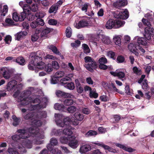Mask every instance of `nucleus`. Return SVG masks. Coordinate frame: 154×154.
<instances>
[{"instance_id":"nucleus-1","label":"nucleus","mask_w":154,"mask_h":154,"mask_svg":"<svg viewBox=\"0 0 154 154\" xmlns=\"http://www.w3.org/2000/svg\"><path fill=\"white\" fill-rule=\"evenodd\" d=\"M40 95L33 96L32 97H28L26 98L22 97L20 96L18 98V101L20 102L23 105H26L29 104V103L35 104L33 105H30V106L29 108V110H33L35 109H39L45 108L46 106V103L47 102L48 99L46 97L42 98L43 101L41 102L40 99L42 98L44 95V94L42 91Z\"/></svg>"},{"instance_id":"nucleus-2","label":"nucleus","mask_w":154,"mask_h":154,"mask_svg":"<svg viewBox=\"0 0 154 154\" xmlns=\"http://www.w3.org/2000/svg\"><path fill=\"white\" fill-rule=\"evenodd\" d=\"M39 129L35 127H32L29 128L28 133V131L25 129H20L17 131L19 135H15L12 137V140L15 141H17L21 138L22 139H26L29 137L31 135L34 136V135H37V140L36 143L38 144H40L43 143V140H39L40 139H43L44 135L43 133L41 134H38Z\"/></svg>"},{"instance_id":"nucleus-3","label":"nucleus","mask_w":154,"mask_h":154,"mask_svg":"<svg viewBox=\"0 0 154 154\" xmlns=\"http://www.w3.org/2000/svg\"><path fill=\"white\" fill-rule=\"evenodd\" d=\"M55 121L57 125L60 127H70V125L72 124V121L74 120V118L70 117H67L63 119V122L62 120L63 118L62 115L60 114H55Z\"/></svg>"},{"instance_id":"nucleus-4","label":"nucleus","mask_w":154,"mask_h":154,"mask_svg":"<svg viewBox=\"0 0 154 154\" xmlns=\"http://www.w3.org/2000/svg\"><path fill=\"white\" fill-rule=\"evenodd\" d=\"M95 45L97 46L100 47H103V45H109L112 43L110 37L101 34L100 35L99 38L95 39Z\"/></svg>"},{"instance_id":"nucleus-5","label":"nucleus","mask_w":154,"mask_h":154,"mask_svg":"<svg viewBox=\"0 0 154 154\" xmlns=\"http://www.w3.org/2000/svg\"><path fill=\"white\" fill-rule=\"evenodd\" d=\"M32 146L31 141L27 140H22L18 144L17 148L19 149L20 153L22 154L26 152V148L29 149Z\"/></svg>"},{"instance_id":"nucleus-6","label":"nucleus","mask_w":154,"mask_h":154,"mask_svg":"<svg viewBox=\"0 0 154 154\" xmlns=\"http://www.w3.org/2000/svg\"><path fill=\"white\" fill-rule=\"evenodd\" d=\"M85 62V66L89 71L92 72L93 69L96 67V63L94 60L89 56H86L84 58Z\"/></svg>"},{"instance_id":"nucleus-7","label":"nucleus","mask_w":154,"mask_h":154,"mask_svg":"<svg viewBox=\"0 0 154 154\" xmlns=\"http://www.w3.org/2000/svg\"><path fill=\"white\" fill-rule=\"evenodd\" d=\"M113 14L114 17L117 19L125 20L128 17V12L127 9L122 10L119 12H113Z\"/></svg>"},{"instance_id":"nucleus-8","label":"nucleus","mask_w":154,"mask_h":154,"mask_svg":"<svg viewBox=\"0 0 154 154\" xmlns=\"http://www.w3.org/2000/svg\"><path fill=\"white\" fill-rule=\"evenodd\" d=\"M91 25L90 19L87 18L80 21L78 23L75 24V26L77 29H79L86 26H90Z\"/></svg>"},{"instance_id":"nucleus-9","label":"nucleus","mask_w":154,"mask_h":154,"mask_svg":"<svg viewBox=\"0 0 154 154\" xmlns=\"http://www.w3.org/2000/svg\"><path fill=\"white\" fill-rule=\"evenodd\" d=\"M144 35L148 40L151 39V37L154 35V29L152 27L151 25L145 28Z\"/></svg>"},{"instance_id":"nucleus-10","label":"nucleus","mask_w":154,"mask_h":154,"mask_svg":"<svg viewBox=\"0 0 154 154\" xmlns=\"http://www.w3.org/2000/svg\"><path fill=\"white\" fill-rule=\"evenodd\" d=\"M20 86H22L21 84L17 85V82L15 80H13L8 83L7 87V89L8 91L14 89L15 90L16 88H17Z\"/></svg>"},{"instance_id":"nucleus-11","label":"nucleus","mask_w":154,"mask_h":154,"mask_svg":"<svg viewBox=\"0 0 154 154\" xmlns=\"http://www.w3.org/2000/svg\"><path fill=\"white\" fill-rule=\"evenodd\" d=\"M74 120L72 121V124L76 125L79 124V121H82L84 119L83 115L79 112H75L74 115Z\"/></svg>"},{"instance_id":"nucleus-12","label":"nucleus","mask_w":154,"mask_h":154,"mask_svg":"<svg viewBox=\"0 0 154 154\" xmlns=\"http://www.w3.org/2000/svg\"><path fill=\"white\" fill-rule=\"evenodd\" d=\"M1 70L2 73L3 77L5 79H9L11 74V70L8 67H3L1 68Z\"/></svg>"},{"instance_id":"nucleus-13","label":"nucleus","mask_w":154,"mask_h":154,"mask_svg":"<svg viewBox=\"0 0 154 154\" xmlns=\"http://www.w3.org/2000/svg\"><path fill=\"white\" fill-rule=\"evenodd\" d=\"M35 56V53H31L29 55L31 61L28 66V68L29 70H33L35 67V63L37 62H35L34 59Z\"/></svg>"},{"instance_id":"nucleus-14","label":"nucleus","mask_w":154,"mask_h":154,"mask_svg":"<svg viewBox=\"0 0 154 154\" xmlns=\"http://www.w3.org/2000/svg\"><path fill=\"white\" fill-rule=\"evenodd\" d=\"M13 18L16 22L22 21L25 18V14L24 13H21L20 16L16 12H14L13 14Z\"/></svg>"},{"instance_id":"nucleus-15","label":"nucleus","mask_w":154,"mask_h":154,"mask_svg":"<svg viewBox=\"0 0 154 154\" xmlns=\"http://www.w3.org/2000/svg\"><path fill=\"white\" fill-rule=\"evenodd\" d=\"M68 145L69 146L73 149H75L79 146V143L75 137H72L71 139L69 140Z\"/></svg>"},{"instance_id":"nucleus-16","label":"nucleus","mask_w":154,"mask_h":154,"mask_svg":"<svg viewBox=\"0 0 154 154\" xmlns=\"http://www.w3.org/2000/svg\"><path fill=\"white\" fill-rule=\"evenodd\" d=\"M93 143L96 144L97 146H100L103 148L107 150L109 152H116V150L110 147L107 145L104 144L102 142H93Z\"/></svg>"},{"instance_id":"nucleus-17","label":"nucleus","mask_w":154,"mask_h":154,"mask_svg":"<svg viewBox=\"0 0 154 154\" xmlns=\"http://www.w3.org/2000/svg\"><path fill=\"white\" fill-rule=\"evenodd\" d=\"M127 4V0H117L113 3V5L116 8H119L124 6Z\"/></svg>"},{"instance_id":"nucleus-18","label":"nucleus","mask_w":154,"mask_h":154,"mask_svg":"<svg viewBox=\"0 0 154 154\" xmlns=\"http://www.w3.org/2000/svg\"><path fill=\"white\" fill-rule=\"evenodd\" d=\"M52 31V29L48 27L43 28L41 32V37L43 38H45L48 36L49 34Z\"/></svg>"},{"instance_id":"nucleus-19","label":"nucleus","mask_w":154,"mask_h":154,"mask_svg":"<svg viewBox=\"0 0 154 154\" xmlns=\"http://www.w3.org/2000/svg\"><path fill=\"white\" fill-rule=\"evenodd\" d=\"M57 95L58 97H63L67 98H72L74 96L69 93H66L60 91H58L56 92Z\"/></svg>"},{"instance_id":"nucleus-20","label":"nucleus","mask_w":154,"mask_h":154,"mask_svg":"<svg viewBox=\"0 0 154 154\" xmlns=\"http://www.w3.org/2000/svg\"><path fill=\"white\" fill-rule=\"evenodd\" d=\"M2 6L0 5V18L1 19L5 16L8 11V7L7 5H4L2 9Z\"/></svg>"},{"instance_id":"nucleus-21","label":"nucleus","mask_w":154,"mask_h":154,"mask_svg":"<svg viewBox=\"0 0 154 154\" xmlns=\"http://www.w3.org/2000/svg\"><path fill=\"white\" fill-rule=\"evenodd\" d=\"M110 73L115 76H117L119 78L121 79L125 77V74L123 72L117 70L115 72H111Z\"/></svg>"},{"instance_id":"nucleus-22","label":"nucleus","mask_w":154,"mask_h":154,"mask_svg":"<svg viewBox=\"0 0 154 154\" xmlns=\"http://www.w3.org/2000/svg\"><path fill=\"white\" fill-rule=\"evenodd\" d=\"M33 53H35V56L34 59L35 62H37L38 61H40L42 60V57H45V54L43 52L38 51L36 53L35 52Z\"/></svg>"},{"instance_id":"nucleus-23","label":"nucleus","mask_w":154,"mask_h":154,"mask_svg":"<svg viewBox=\"0 0 154 154\" xmlns=\"http://www.w3.org/2000/svg\"><path fill=\"white\" fill-rule=\"evenodd\" d=\"M91 149V147L89 145H85L82 146L79 149V151L82 154L85 153Z\"/></svg>"},{"instance_id":"nucleus-24","label":"nucleus","mask_w":154,"mask_h":154,"mask_svg":"<svg viewBox=\"0 0 154 154\" xmlns=\"http://www.w3.org/2000/svg\"><path fill=\"white\" fill-rule=\"evenodd\" d=\"M115 24V28H118L123 26L125 24L124 21L117 19L114 20Z\"/></svg>"},{"instance_id":"nucleus-25","label":"nucleus","mask_w":154,"mask_h":154,"mask_svg":"<svg viewBox=\"0 0 154 154\" xmlns=\"http://www.w3.org/2000/svg\"><path fill=\"white\" fill-rule=\"evenodd\" d=\"M47 147L48 149L50 151V153L51 154H60L61 153V151L58 150V149L57 148L52 149V147L50 144H48Z\"/></svg>"},{"instance_id":"nucleus-26","label":"nucleus","mask_w":154,"mask_h":154,"mask_svg":"<svg viewBox=\"0 0 154 154\" xmlns=\"http://www.w3.org/2000/svg\"><path fill=\"white\" fill-rule=\"evenodd\" d=\"M31 7L29 5L26 4H25L23 7V12L22 13H24L25 14V18L27 15H29L31 13Z\"/></svg>"},{"instance_id":"nucleus-27","label":"nucleus","mask_w":154,"mask_h":154,"mask_svg":"<svg viewBox=\"0 0 154 154\" xmlns=\"http://www.w3.org/2000/svg\"><path fill=\"white\" fill-rule=\"evenodd\" d=\"M137 46H136L135 44H134L132 43H130L128 45V48L129 51L133 53H136L135 54L136 55L138 54V53L136 52L137 49Z\"/></svg>"},{"instance_id":"nucleus-28","label":"nucleus","mask_w":154,"mask_h":154,"mask_svg":"<svg viewBox=\"0 0 154 154\" xmlns=\"http://www.w3.org/2000/svg\"><path fill=\"white\" fill-rule=\"evenodd\" d=\"M105 27L106 28L111 29L113 28H115L114 21L111 19L109 20L106 24Z\"/></svg>"},{"instance_id":"nucleus-29","label":"nucleus","mask_w":154,"mask_h":154,"mask_svg":"<svg viewBox=\"0 0 154 154\" xmlns=\"http://www.w3.org/2000/svg\"><path fill=\"white\" fill-rule=\"evenodd\" d=\"M145 37H139L137 38V43L139 45L145 46L147 44V39Z\"/></svg>"},{"instance_id":"nucleus-30","label":"nucleus","mask_w":154,"mask_h":154,"mask_svg":"<svg viewBox=\"0 0 154 154\" xmlns=\"http://www.w3.org/2000/svg\"><path fill=\"white\" fill-rule=\"evenodd\" d=\"M113 40L115 44L120 46L121 45V39L119 35H115L113 38Z\"/></svg>"},{"instance_id":"nucleus-31","label":"nucleus","mask_w":154,"mask_h":154,"mask_svg":"<svg viewBox=\"0 0 154 154\" xmlns=\"http://www.w3.org/2000/svg\"><path fill=\"white\" fill-rule=\"evenodd\" d=\"M116 146H117L121 148H122V149H123L126 151H128L129 152H132L133 151L132 149L131 148L127 147L126 146H125L123 145H122L121 144H119V143H116Z\"/></svg>"},{"instance_id":"nucleus-32","label":"nucleus","mask_w":154,"mask_h":154,"mask_svg":"<svg viewBox=\"0 0 154 154\" xmlns=\"http://www.w3.org/2000/svg\"><path fill=\"white\" fill-rule=\"evenodd\" d=\"M48 48L49 49L51 50L55 54L59 55H61L60 53L55 46L54 45H49L48 46Z\"/></svg>"},{"instance_id":"nucleus-33","label":"nucleus","mask_w":154,"mask_h":154,"mask_svg":"<svg viewBox=\"0 0 154 154\" xmlns=\"http://www.w3.org/2000/svg\"><path fill=\"white\" fill-rule=\"evenodd\" d=\"M32 124L33 125H36L37 126H40L41 125L42 122L40 120L35 118L32 119Z\"/></svg>"},{"instance_id":"nucleus-34","label":"nucleus","mask_w":154,"mask_h":154,"mask_svg":"<svg viewBox=\"0 0 154 154\" xmlns=\"http://www.w3.org/2000/svg\"><path fill=\"white\" fill-rule=\"evenodd\" d=\"M36 63V67L38 69L40 70H43L44 69V67L45 66V64L43 62L38 61Z\"/></svg>"},{"instance_id":"nucleus-35","label":"nucleus","mask_w":154,"mask_h":154,"mask_svg":"<svg viewBox=\"0 0 154 154\" xmlns=\"http://www.w3.org/2000/svg\"><path fill=\"white\" fill-rule=\"evenodd\" d=\"M27 34V32L26 31L20 32L17 35L16 39L19 40L20 38H23L24 36L26 35Z\"/></svg>"},{"instance_id":"nucleus-36","label":"nucleus","mask_w":154,"mask_h":154,"mask_svg":"<svg viewBox=\"0 0 154 154\" xmlns=\"http://www.w3.org/2000/svg\"><path fill=\"white\" fill-rule=\"evenodd\" d=\"M65 73L64 72L58 71L55 74L54 77L55 78H59L64 75Z\"/></svg>"},{"instance_id":"nucleus-37","label":"nucleus","mask_w":154,"mask_h":154,"mask_svg":"<svg viewBox=\"0 0 154 154\" xmlns=\"http://www.w3.org/2000/svg\"><path fill=\"white\" fill-rule=\"evenodd\" d=\"M69 98H67L66 99L64 100L63 103L65 105L67 106H69L73 104V100Z\"/></svg>"},{"instance_id":"nucleus-38","label":"nucleus","mask_w":154,"mask_h":154,"mask_svg":"<svg viewBox=\"0 0 154 154\" xmlns=\"http://www.w3.org/2000/svg\"><path fill=\"white\" fill-rule=\"evenodd\" d=\"M44 70L48 72H51L53 70L51 64V63H48L46 65H45Z\"/></svg>"},{"instance_id":"nucleus-39","label":"nucleus","mask_w":154,"mask_h":154,"mask_svg":"<svg viewBox=\"0 0 154 154\" xmlns=\"http://www.w3.org/2000/svg\"><path fill=\"white\" fill-rule=\"evenodd\" d=\"M54 108L56 110L63 111L65 109V106L63 104L56 103L54 106Z\"/></svg>"},{"instance_id":"nucleus-40","label":"nucleus","mask_w":154,"mask_h":154,"mask_svg":"<svg viewBox=\"0 0 154 154\" xmlns=\"http://www.w3.org/2000/svg\"><path fill=\"white\" fill-rule=\"evenodd\" d=\"M66 128L64 129L63 131V133L64 134L66 135H70L72 134V131L70 129L71 128L70 126L65 128Z\"/></svg>"},{"instance_id":"nucleus-41","label":"nucleus","mask_w":154,"mask_h":154,"mask_svg":"<svg viewBox=\"0 0 154 154\" xmlns=\"http://www.w3.org/2000/svg\"><path fill=\"white\" fill-rule=\"evenodd\" d=\"M133 72L136 75H140L141 74V69L136 66H134L133 68Z\"/></svg>"},{"instance_id":"nucleus-42","label":"nucleus","mask_w":154,"mask_h":154,"mask_svg":"<svg viewBox=\"0 0 154 154\" xmlns=\"http://www.w3.org/2000/svg\"><path fill=\"white\" fill-rule=\"evenodd\" d=\"M16 62L21 65H24L25 64V60L22 57L17 58L16 59Z\"/></svg>"},{"instance_id":"nucleus-43","label":"nucleus","mask_w":154,"mask_h":154,"mask_svg":"<svg viewBox=\"0 0 154 154\" xmlns=\"http://www.w3.org/2000/svg\"><path fill=\"white\" fill-rule=\"evenodd\" d=\"M82 47L84 52L86 54L89 53L90 52V50L87 45L85 44H82Z\"/></svg>"},{"instance_id":"nucleus-44","label":"nucleus","mask_w":154,"mask_h":154,"mask_svg":"<svg viewBox=\"0 0 154 154\" xmlns=\"http://www.w3.org/2000/svg\"><path fill=\"white\" fill-rule=\"evenodd\" d=\"M12 118L14 120L13 125L14 126H16L19 124L20 121V119H17L15 116H12Z\"/></svg>"},{"instance_id":"nucleus-45","label":"nucleus","mask_w":154,"mask_h":154,"mask_svg":"<svg viewBox=\"0 0 154 154\" xmlns=\"http://www.w3.org/2000/svg\"><path fill=\"white\" fill-rule=\"evenodd\" d=\"M89 95L91 97H94L95 98H97L98 97V94L96 93L95 89H93L90 91L89 93Z\"/></svg>"},{"instance_id":"nucleus-46","label":"nucleus","mask_w":154,"mask_h":154,"mask_svg":"<svg viewBox=\"0 0 154 154\" xmlns=\"http://www.w3.org/2000/svg\"><path fill=\"white\" fill-rule=\"evenodd\" d=\"M30 7L31 11L33 12L37 11L38 9V6L36 3L33 4Z\"/></svg>"},{"instance_id":"nucleus-47","label":"nucleus","mask_w":154,"mask_h":154,"mask_svg":"<svg viewBox=\"0 0 154 154\" xmlns=\"http://www.w3.org/2000/svg\"><path fill=\"white\" fill-rule=\"evenodd\" d=\"M65 87L70 90H73L75 87L74 83L72 82L67 83L65 85Z\"/></svg>"},{"instance_id":"nucleus-48","label":"nucleus","mask_w":154,"mask_h":154,"mask_svg":"<svg viewBox=\"0 0 154 154\" xmlns=\"http://www.w3.org/2000/svg\"><path fill=\"white\" fill-rule=\"evenodd\" d=\"M97 132L94 131L90 130L86 134V137H89L95 136L97 134Z\"/></svg>"},{"instance_id":"nucleus-49","label":"nucleus","mask_w":154,"mask_h":154,"mask_svg":"<svg viewBox=\"0 0 154 154\" xmlns=\"http://www.w3.org/2000/svg\"><path fill=\"white\" fill-rule=\"evenodd\" d=\"M66 36L67 37H70L72 34V30L70 27H68L66 30Z\"/></svg>"},{"instance_id":"nucleus-50","label":"nucleus","mask_w":154,"mask_h":154,"mask_svg":"<svg viewBox=\"0 0 154 154\" xmlns=\"http://www.w3.org/2000/svg\"><path fill=\"white\" fill-rule=\"evenodd\" d=\"M38 32V31H36L35 33L32 35L31 39L32 41L35 42L37 40L39 37V35L37 33Z\"/></svg>"},{"instance_id":"nucleus-51","label":"nucleus","mask_w":154,"mask_h":154,"mask_svg":"<svg viewBox=\"0 0 154 154\" xmlns=\"http://www.w3.org/2000/svg\"><path fill=\"white\" fill-rule=\"evenodd\" d=\"M58 8L55 5L52 6L50 8L48 12L51 13L53 12H55L57 10Z\"/></svg>"},{"instance_id":"nucleus-52","label":"nucleus","mask_w":154,"mask_h":154,"mask_svg":"<svg viewBox=\"0 0 154 154\" xmlns=\"http://www.w3.org/2000/svg\"><path fill=\"white\" fill-rule=\"evenodd\" d=\"M8 152L10 154H19V152L16 151L15 149L12 148H8Z\"/></svg>"},{"instance_id":"nucleus-53","label":"nucleus","mask_w":154,"mask_h":154,"mask_svg":"<svg viewBox=\"0 0 154 154\" xmlns=\"http://www.w3.org/2000/svg\"><path fill=\"white\" fill-rule=\"evenodd\" d=\"M141 83H142V86L143 89L146 91L148 88V85L146 80H144Z\"/></svg>"},{"instance_id":"nucleus-54","label":"nucleus","mask_w":154,"mask_h":154,"mask_svg":"<svg viewBox=\"0 0 154 154\" xmlns=\"http://www.w3.org/2000/svg\"><path fill=\"white\" fill-rule=\"evenodd\" d=\"M69 80V78H67L66 77L60 80V82L62 85H66L67 82Z\"/></svg>"},{"instance_id":"nucleus-55","label":"nucleus","mask_w":154,"mask_h":154,"mask_svg":"<svg viewBox=\"0 0 154 154\" xmlns=\"http://www.w3.org/2000/svg\"><path fill=\"white\" fill-rule=\"evenodd\" d=\"M98 61L99 64H106L107 62L106 59L104 57H100Z\"/></svg>"},{"instance_id":"nucleus-56","label":"nucleus","mask_w":154,"mask_h":154,"mask_svg":"<svg viewBox=\"0 0 154 154\" xmlns=\"http://www.w3.org/2000/svg\"><path fill=\"white\" fill-rule=\"evenodd\" d=\"M76 108L74 106H70L67 109L68 112L71 113H72L76 111Z\"/></svg>"},{"instance_id":"nucleus-57","label":"nucleus","mask_w":154,"mask_h":154,"mask_svg":"<svg viewBox=\"0 0 154 154\" xmlns=\"http://www.w3.org/2000/svg\"><path fill=\"white\" fill-rule=\"evenodd\" d=\"M34 115V113L32 112H31L24 116L23 118L25 119H28L33 117Z\"/></svg>"},{"instance_id":"nucleus-58","label":"nucleus","mask_w":154,"mask_h":154,"mask_svg":"<svg viewBox=\"0 0 154 154\" xmlns=\"http://www.w3.org/2000/svg\"><path fill=\"white\" fill-rule=\"evenodd\" d=\"M89 5V4L87 3H85L82 5L81 8L82 11H84L85 12H86L87 11Z\"/></svg>"},{"instance_id":"nucleus-59","label":"nucleus","mask_w":154,"mask_h":154,"mask_svg":"<svg viewBox=\"0 0 154 154\" xmlns=\"http://www.w3.org/2000/svg\"><path fill=\"white\" fill-rule=\"evenodd\" d=\"M48 23L51 25H56L57 24V21L54 19H51L49 20L48 22Z\"/></svg>"},{"instance_id":"nucleus-60","label":"nucleus","mask_w":154,"mask_h":154,"mask_svg":"<svg viewBox=\"0 0 154 154\" xmlns=\"http://www.w3.org/2000/svg\"><path fill=\"white\" fill-rule=\"evenodd\" d=\"M52 66L55 69H58L59 67V66L58 62L56 61H53L52 63Z\"/></svg>"},{"instance_id":"nucleus-61","label":"nucleus","mask_w":154,"mask_h":154,"mask_svg":"<svg viewBox=\"0 0 154 154\" xmlns=\"http://www.w3.org/2000/svg\"><path fill=\"white\" fill-rule=\"evenodd\" d=\"M100 99L102 101L107 102L109 100V98L106 96L103 95L101 96Z\"/></svg>"},{"instance_id":"nucleus-62","label":"nucleus","mask_w":154,"mask_h":154,"mask_svg":"<svg viewBox=\"0 0 154 154\" xmlns=\"http://www.w3.org/2000/svg\"><path fill=\"white\" fill-rule=\"evenodd\" d=\"M50 144L52 146V145H56L57 143V141L56 139L54 138H52L50 141Z\"/></svg>"},{"instance_id":"nucleus-63","label":"nucleus","mask_w":154,"mask_h":154,"mask_svg":"<svg viewBox=\"0 0 154 154\" xmlns=\"http://www.w3.org/2000/svg\"><path fill=\"white\" fill-rule=\"evenodd\" d=\"M36 21L38 26V25L43 26L44 25L43 20L40 18H38L36 19Z\"/></svg>"},{"instance_id":"nucleus-64","label":"nucleus","mask_w":154,"mask_h":154,"mask_svg":"<svg viewBox=\"0 0 154 154\" xmlns=\"http://www.w3.org/2000/svg\"><path fill=\"white\" fill-rule=\"evenodd\" d=\"M86 82L87 84L89 85H92L94 84V82L91 78L89 77L86 78Z\"/></svg>"}]
</instances>
